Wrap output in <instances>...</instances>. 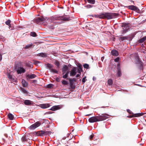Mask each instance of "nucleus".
<instances>
[{"label":"nucleus","mask_w":146,"mask_h":146,"mask_svg":"<svg viewBox=\"0 0 146 146\" xmlns=\"http://www.w3.org/2000/svg\"><path fill=\"white\" fill-rule=\"evenodd\" d=\"M108 116V114H102L100 115L93 116L89 118L88 121L90 123H94L104 120L106 119V117Z\"/></svg>","instance_id":"1"},{"label":"nucleus","mask_w":146,"mask_h":146,"mask_svg":"<svg viewBox=\"0 0 146 146\" xmlns=\"http://www.w3.org/2000/svg\"><path fill=\"white\" fill-rule=\"evenodd\" d=\"M117 16V14L114 13H102L98 16L100 19H110L115 18Z\"/></svg>","instance_id":"2"},{"label":"nucleus","mask_w":146,"mask_h":146,"mask_svg":"<svg viewBox=\"0 0 146 146\" xmlns=\"http://www.w3.org/2000/svg\"><path fill=\"white\" fill-rule=\"evenodd\" d=\"M46 20V18L44 17H38L34 20L35 22L38 24H41Z\"/></svg>","instance_id":"3"},{"label":"nucleus","mask_w":146,"mask_h":146,"mask_svg":"<svg viewBox=\"0 0 146 146\" xmlns=\"http://www.w3.org/2000/svg\"><path fill=\"white\" fill-rule=\"evenodd\" d=\"M15 69L18 74H21V73H24L25 72V70L23 67H19L17 65L15 66Z\"/></svg>","instance_id":"4"},{"label":"nucleus","mask_w":146,"mask_h":146,"mask_svg":"<svg viewBox=\"0 0 146 146\" xmlns=\"http://www.w3.org/2000/svg\"><path fill=\"white\" fill-rule=\"evenodd\" d=\"M41 124V123L39 121H37L34 124L31 125L29 127L30 129H33L39 127Z\"/></svg>","instance_id":"5"},{"label":"nucleus","mask_w":146,"mask_h":146,"mask_svg":"<svg viewBox=\"0 0 146 146\" xmlns=\"http://www.w3.org/2000/svg\"><path fill=\"white\" fill-rule=\"evenodd\" d=\"M123 33H126L129 29V27L128 24L123 23Z\"/></svg>","instance_id":"6"},{"label":"nucleus","mask_w":146,"mask_h":146,"mask_svg":"<svg viewBox=\"0 0 146 146\" xmlns=\"http://www.w3.org/2000/svg\"><path fill=\"white\" fill-rule=\"evenodd\" d=\"M128 7L130 9L134 11L137 12L139 13L140 12V11L139 9L137 7L133 5L129 6Z\"/></svg>","instance_id":"7"},{"label":"nucleus","mask_w":146,"mask_h":146,"mask_svg":"<svg viewBox=\"0 0 146 146\" xmlns=\"http://www.w3.org/2000/svg\"><path fill=\"white\" fill-rule=\"evenodd\" d=\"M35 133L38 136H43L44 135H45V131L43 130L38 131L36 132L35 131L34 132V134Z\"/></svg>","instance_id":"8"},{"label":"nucleus","mask_w":146,"mask_h":146,"mask_svg":"<svg viewBox=\"0 0 146 146\" xmlns=\"http://www.w3.org/2000/svg\"><path fill=\"white\" fill-rule=\"evenodd\" d=\"M54 19L56 20L61 21V22H59V23H60L63 22V21H64V17L63 16H62L55 17Z\"/></svg>","instance_id":"9"},{"label":"nucleus","mask_w":146,"mask_h":146,"mask_svg":"<svg viewBox=\"0 0 146 146\" xmlns=\"http://www.w3.org/2000/svg\"><path fill=\"white\" fill-rule=\"evenodd\" d=\"M36 77V75L32 74H28L26 76V77L29 79H33L35 78Z\"/></svg>","instance_id":"10"},{"label":"nucleus","mask_w":146,"mask_h":146,"mask_svg":"<svg viewBox=\"0 0 146 146\" xmlns=\"http://www.w3.org/2000/svg\"><path fill=\"white\" fill-rule=\"evenodd\" d=\"M69 80L70 87L72 89H74L75 88V86L72 80L70 78H69Z\"/></svg>","instance_id":"11"},{"label":"nucleus","mask_w":146,"mask_h":146,"mask_svg":"<svg viewBox=\"0 0 146 146\" xmlns=\"http://www.w3.org/2000/svg\"><path fill=\"white\" fill-rule=\"evenodd\" d=\"M50 105L49 104H45L40 105V106L42 108L45 109L49 107Z\"/></svg>","instance_id":"12"},{"label":"nucleus","mask_w":146,"mask_h":146,"mask_svg":"<svg viewBox=\"0 0 146 146\" xmlns=\"http://www.w3.org/2000/svg\"><path fill=\"white\" fill-rule=\"evenodd\" d=\"M111 54L113 56H117L118 55V51L115 50H112L111 52Z\"/></svg>","instance_id":"13"},{"label":"nucleus","mask_w":146,"mask_h":146,"mask_svg":"<svg viewBox=\"0 0 146 146\" xmlns=\"http://www.w3.org/2000/svg\"><path fill=\"white\" fill-rule=\"evenodd\" d=\"M24 104L27 105H31L32 104V102L29 100H25L24 102Z\"/></svg>","instance_id":"14"},{"label":"nucleus","mask_w":146,"mask_h":146,"mask_svg":"<svg viewBox=\"0 0 146 146\" xmlns=\"http://www.w3.org/2000/svg\"><path fill=\"white\" fill-rule=\"evenodd\" d=\"M60 108V107L59 106H55L52 107L50 110L52 111H55L59 109Z\"/></svg>","instance_id":"15"},{"label":"nucleus","mask_w":146,"mask_h":146,"mask_svg":"<svg viewBox=\"0 0 146 146\" xmlns=\"http://www.w3.org/2000/svg\"><path fill=\"white\" fill-rule=\"evenodd\" d=\"M21 83L23 86L24 87H26L28 84V82L23 79L22 80Z\"/></svg>","instance_id":"16"},{"label":"nucleus","mask_w":146,"mask_h":146,"mask_svg":"<svg viewBox=\"0 0 146 146\" xmlns=\"http://www.w3.org/2000/svg\"><path fill=\"white\" fill-rule=\"evenodd\" d=\"M37 56L42 57H45L47 56V54L44 53H38L37 54Z\"/></svg>","instance_id":"17"},{"label":"nucleus","mask_w":146,"mask_h":146,"mask_svg":"<svg viewBox=\"0 0 146 146\" xmlns=\"http://www.w3.org/2000/svg\"><path fill=\"white\" fill-rule=\"evenodd\" d=\"M76 70L75 69H73L70 72V76H73L75 75L76 74Z\"/></svg>","instance_id":"18"},{"label":"nucleus","mask_w":146,"mask_h":146,"mask_svg":"<svg viewBox=\"0 0 146 146\" xmlns=\"http://www.w3.org/2000/svg\"><path fill=\"white\" fill-rule=\"evenodd\" d=\"M8 117L10 120H13L14 118V116L11 113H9L7 115Z\"/></svg>","instance_id":"19"},{"label":"nucleus","mask_w":146,"mask_h":146,"mask_svg":"<svg viewBox=\"0 0 146 146\" xmlns=\"http://www.w3.org/2000/svg\"><path fill=\"white\" fill-rule=\"evenodd\" d=\"M143 113H137L134 114L133 115V117H139L143 115Z\"/></svg>","instance_id":"20"},{"label":"nucleus","mask_w":146,"mask_h":146,"mask_svg":"<svg viewBox=\"0 0 146 146\" xmlns=\"http://www.w3.org/2000/svg\"><path fill=\"white\" fill-rule=\"evenodd\" d=\"M33 46V44L31 43L30 44H28L26 45L25 47L24 48L25 49H28L30 48H31Z\"/></svg>","instance_id":"21"},{"label":"nucleus","mask_w":146,"mask_h":146,"mask_svg":"<svg viewBox=\"0 0 146 146\" xmlns=\"http://www.w3.org/2000/svg\"><path fill=\"white\" fill-rule=\"evenodd\" d=\"M128 39V37L127 36H122L120 37L119 38V40L121 41H123L125 40H127Z\"/></svg>","instance_id":"22"},{"label":"nucleus","mask_w":146,"mask_h":146,"mask_svg":"<svg viewBox=\"0 0 146 146\" xmlns=\"http://www.w3.org/2000/svg\"><path fill=\"white\" fill-rule=\"evenodd\" d=\"M72 18L70 17H64V21H68L72 20Z\"/></svg>","instance_id":"23"},{"label":"nucleus","mask_w":146,"mask_h":146,"mask_svg":"<svg viewBox=\"0 0 146 146\" xmlns=\"http://www.w3.org/2000/svg\"><path fill=\"white\" fill-rule=\"evenodd\" d=\"M118 71L117 72V74L118 77H120L121 75V70L120 68H118Z\"/></svg>","instance_id":"24"},{"label":"nucleus","mask_w":146,"mask_h":146,"mask_svg":"<svg viewBox=\"0 0 146 146\" xmlns=\"http://www.w3.org/2000/svg\"><path fill=\"white\" fill-rule=\"evenodd\" d=\"M28 138L25 136H23L22 137L21 139V141L23 142H24L27 141V139Z\"/></svg>","instance_id":"25"},{"label":"nucleus","mask_w":146,"mask_h":146,"mask_svg":"<svg viewBox=\"0 0 146 146\" xmlns=\"http://www.w3.org/2000/svg\"><path fill=\"white\" fill-rule=\"evenodd\" d=\"M90 4H94L95 3V0H86Z\"/></svg>","instance_id":"26"},{"label":"nucleus","mask_w":146,"mask_h":146,"mask_svg":"<svg viewBox=\"0 0 146 146\" xmlns=\"http://www.w3.org/2000/svg\"><path fill=\"white\" fill-rule=\"evenodd\" d=\"M30 35L33 37H36L37 36L35 32H31Z\"/></svg>","instance_id":"27"},{"label":"nucleus","mask_w":146,"mask_h":146,"mask_svg":"<svg viewBox=\"0 0 146 146\" xmlns=\"http://www.w3.org/2000/svg\"><path fill=\"white\" fill-rule=\"evenodd\" d=\"M54 64L57 66L58 68H59L60 63L58 61L55 60V61Z\"/></svg>","instance_id":"28"},{"label":"nucleus","mask_w":146,"mask_h":146,"mask_svg":"<svg viewBox=\"0 0 146 146\" xmlns=\"http://www.w3.org/2000/svg\"><path fill=\"white\" fill-rule=\"evenodd\" d=\"M108 84L110 85H111L113 84V81L111 79H109L108 81Z\"/></svg>","instance_id":"29"},{"label":"nucleus","mask_w":146,"mask_h":146,"mask_svg":"<svg viewBox=\"0 0 146 146\" xmlns=\"http://www.w3.org/2000/svg\"><path fill=\"white\" fill-rule=\"evenodd\" d=\"M50 72L53 73H58V71L53 69H50Z\"/></svg>","instance_id":"30"},{"label":"nucleus","mask_w":146,"mask_h":146,"mask_svg":"<svg viewBox=\"0 0 146 146\" xmlns=\"http://www.w3.org/2000/svg\"><path fill=\"white\" fill-rule=\"evenodd\" d=\"M11 21L10 20H8L6 21L5 22V23L6 25H10V23Z\"/></svg>","instance_id":"31"},{"label":"nucleus","mask_w":146,"mask_h":146,"mask_svg":"<svg viewBox=\"0 0 146 146\" xmlns=\"http://www.w3.org/2000/svg\"><path fill=\"white\" fill-rule=\"evenodd\" d=\"M47 66L48 68L49 69H50L51 68H52L53 66L51 64H48L47 65Z\"/></svg>","instance_id":"32"},{"label":"nucleus","mask_w":146,"mask_h":146,"mask_svg":"<svg viewBox=\"0 0 146 146\" xmlns=\"http://www.w3.org/2000/svg\"><path fill=\"white\" fill-rule=\"evenodd\" d=\"M93 5H87L85 6V7L87 8H90L92 7Z\"/></svg>","instance_id":"33"},{"label":"nucleus","mask_w":146,"mask_h":146,"mask_svg":"<svg viewBox=\"0 0 146 146\" xmlns=\"http://www.w3.org/2000/svg\"><path fill=\"white\" fill-rule=\"evenodd\" d=\"M54 86V85L52 84H49L47 86V87L48 88H51Z\"/></svg>","instance_id":"34"},{"label":"nucleus","mask_w":146,"mask_h":146,"mask_svg":"<svg viewBox=\"0 0 146 146\" xmlns=\"http://www.w3.org/2000/svg\"><path fill=\"white\" fill-rule=\"evenodd\" d=\"M83 66L84 68L88 69L89 68V66L88 64H85L83 65Z\"/></svg>","instance_id":"35"},{"label":"nucleus","mask_w":146,"mask_h":146,"mask_svg":"<svg viewBox=\"0 0 146 146\" xmlns=\"http://www.w3.org/2000/svg\"><path fill=\"white\" fill-rule=\"evenodd\" d=\"M27 142L29 143V144H31L32 143V141L31 140L29 139L28 138L27 139Z\"/></svg>","instance_id":"36"},{"label":"nucleus","mask_w":146,"mask_h":146,"mask_svg":"<svg viewBox=\"0 0 146 146\" xmlns=\"http://www.w3.org/2000/svg\"><path fill=\"white\" fill-rule=\"evenodd\" d=\"M45 135H50L52 132L50 131H45Z\"/></svg>","instance_id":"37"},{"label":"nucleus","mask_w":146,"mask_h":146,"mask_svg":"<svg viewBox=\"0 0 146 146\" xmlns=\"http://www.w3.org/2000/svg\"><path fill=\"white\" fill-rule=\"evenodd\" d=\"M144 41V40L142 38L140 39L138 41V42L139 43H142Z\"/></svg>","instance_id":"38"},{"label":"nucleus","mask_w":146,"mask_h":146,"mask_svg":"<svg viewBox=\"0 0 146 146\" xmlns=\"http://www.w3.org/2000/svg\"><path fill=\"white\" fill-rule=\"evenodd\" d=\"M86 76H85L82 79V82L83 83H84L86 82Z\"/></svg>","instance_id":"39"},{"label":"nucleus","mask_w":146,"mask_h":146,"mask_svg":"<svg viewBox=\"0 0 146 146\" xmlns=\"http://www.w3.org/2000/svg\"><path fill=\"white\" fill-rule=\"evenodd\" d=\"M8 77L9 79H12L13 78L12 76L10 75V74H8Z\"/></svg>","instance_id":"40"},{"label":"nucleus","mask_w":146,"mask_h":146,"mask_svg":"<svg viewBox=\"0 0 146 146\" xmlns=\"http://www.w3.org/2000/svg\"><path fill=\"white\" fill-rule=\"evenodd\" d=\"M120 58L119 57H117V58L114 59V61L115 62H118Z\"/></svg>","instance_id":"41"},{"label":"nucleus","mask_w":146,"mask_h":146,"mask_svg":"<svg viewBox=\"0 0 146 146\" xmlns=\"http://www.w3.org/2000/svg\"><path fill=\"white\" fill-rule=\"evenodd\" d=\"M21 90L24 93H26L27 92V91L26 90L23 88H21Z\"/></svg>","instance_id":"42"},{"label":"nucleus","mask_w":146,"mask_h":146,"mask_svg":"<svg viewBox=\"0 0 146 146\" xmlns=\"http://www.w3.org/2000/svg\"><path fill=\"white\" fill-rule=\"evenodd\" d=\"M78 68L79 69H80V71H82V66L81 65H79L78 66Z\"/></svg>","instance_id":"43"},{"label":"nucleus","mask_w":146,"mask_h":146,"mask_svg":"<svg viewBox=\"0 0 146 146\" xmlns=\"http://www.w3.org/2000/svg\"><path fill=\"white\" fill-rule=\"evenodd\" d=\"M62 77L64 78V66H63L62 68Z\"/></svg>","instance_id":"44"},{"label":"nucleus","mask_w":146,"mask_h":146,"mask_svg":"<svg viewBox=\"0 0 146 146\" xmlns=\"http://www.w3.org/2000/svg\"><path fill=\"white\" fill-rule=\"evenodd\" d=\"M60 80V78L57 77L56 78V80L58 82H59Z\"/></svg>","instance_id":"45"},{"label":"nucleus","mask_w":146,"mask_h":146,"mask_svg":"<svg viewBox=\"0 0 146 146\" xmlns=\"http://www.w3.org/2000/svg\"><path fill=\"white\" fill-rule=\"evenodd\" d=\"M94 137V135L92 134L90 135L89 137V138L90 140H92L93 139V138Z\"/></svg>","instance_id":"46"},{"label":"nucleus","mask_w":146,"mask_h":146,"mask_svg":"<svg viewBox=\"0 0 146 146\" xmlns=\"http://www.w3.org/2000/svg\"><path fill=\"white\" fill-rule=\"evenodd\" d=\"M127 111L129 113L131 114L132 113V111L129 109L127 110Z\"/></svg>","instance_id":"47"},{"label":"nucleus","mask_w":146,"mask_h":146,"mask_svg":"<svg viewBox=\"0 0 146 146\" xmlns=\"http://www.w3.org/2000/svg\"><path fill=\"white\" fill-rule=\"evenodd\" d=\"M8 26H9V29L10 30H12L13 29L12 28L11 29V24L10 25H8Z\"/></svg>","instance_id":"48"},{"label":"nucleus","mask_w":146,"mask_h":146,"mask_svg":"<svg viewBox=\"0 0 146 146\" xmlns=\"http://www.w3.org/2000/svg\"><path fill=\"white\" fill-rule=\"evenodd\" d=\"M37 82V80H33L32 82L33 83H36Z\"/></svg>","instance_id":"49"},{"label":"nucleus","mask_w":146,"mask_h":146,"mask_svg":"<svg viewBox=\"0 0 146 146\" xmlns=\"http://www.w3.org/2000/svg\"><path fill=\"white\" fill-rule=\"evenodd\" d=\"M68 68L67 66L66 65H64V70H66Z\"/></svg>","instance_id":"50"},{"label":"nucleus","mask_w":146,"mask_h":146,"mask_svg":"<svg viewBox=\"0 0 146 146\" xmlns=\"http://www.w3.org/2000/svg\"><path fill=\"white\" fill-rule=\"evenodd\" d=\"M2 59V55L0 54V61Z\"/></svg>","instance_id":"51"},{"label":"nucleus","mask_w":146,"mask_h":146,"mask_svg":"<svg viewBox=\"0 0 146 146\" xmlns=\"http://www.w3.org/2000/svg\"><path fill=\"white\" fill-rule=\"evenodd\" d=\"M68 76V74H64V78H66Z\"/></svg>","instance_id":"52"},{"label":"nucleus","mask_w":146,"mask_h":146,"mask_svg":"<svg viewBox=\"0 0 146 146\" xmlns=\"http://www.w3.org/2000/svg\"><path fill=\"white\" fill-rule=\"evenodd\" d=\"M142 38L145 41V40H146V36H145L143 37Z\"/></svg>","instance_id":"53"},{"label":"nucleus","mask_w":146,"mask_h":146,"mask_svg":"<svg viewBox=\"0 0 146 146\" xmlns=\"http://www.w3.org/2000/svg\"><path fill=\"white\" fill-rule=\"evenodd\" d=\"M68 84V82L64 80V85L67 84Z\"/></svg>","instance_id":"54"},{"label":"nucleus","mask_w":146,"mask_h":146,"mask_svg":"<svg viewBox=\"0 0 146 146\" xmlns=\"http://www.w3.org/2000/svg\"><path fill=\"white\" fill-rule=\"evenodd\" d=\"M80 76V75L79 74H77L76 75V77H79Z\"/></svg>","instance_id":"55"},{"label":"nucleus","mask_w":146,"mask_h":146,"mask_svg":"<svg viewBox=\"0 0 146 146\" xmlns=\"http://www.w3.org/2000/svg\"><path fill=\"white\" fill-rule=\"evenodd\" d=\"M104 57H102L101 58V60H102V61H103V60H104Z\"/></svg>","instance_id":"56"},{"label":"nucleus","mask_w":146,"mask_h":146,"mask_svg":"<svg viewBox=\"0 0 146 146\" xmlns=\"http://www.w3.org/2000/svg\"><path fill=\"white\" fill-rule=\"evenodd\" d=\"M62 83L63 84H64V80H62Z\"/></svg>","instance_id":"57"},{"label":"nucleus","mask_w":146,"mask_h":146,"mask_svg":"<svg viewBox=\"0 0 146 146\" xmlns=\"http://www.w3.org/2000/svg\"><path fill=\"white\" fill-rule=\"evenodd\" d=\"M93 80H96V78H94V77H93Z\"/></svg>","instance_id":"58"},{"label":"nucleus","mask_w":146,"mask_h":146,"mask_svg":"<svg viewBox=\"0 0 146 146\" xmlns=\"http://www.w3.org/2000/svg\"><path fill=\"white\" fill-rule=\"evenodd\" d=\"M26 65H27H27H29V63H27Z\"/></svg>","instance_id":"59"},{"label":"nucleus","mask_w":146,"mask_h":146,"mask_svg":"<svg viewBox=\"0 0 146 146\" xmlns=\"http://www.w3.org/2000/svg\"><path fill=\"white\" fill-rule=\"evenodd\" d=\"M133 117L131 116H130L129 117H130V118H131L132 117Z\"/></svg>","instance_id":"60"},{"label":"nucleus","mask_w":146,"mask_h":146,"mask_svg":"<svg viewBox=\"0 0 146 146\" xmlns=\"http://www.w3.org/2000/svg\"><path fill=\"white\" fill-rule=\"evenodd\" d=\"M66 57V56H65V55H64V58H65Z\"/></svg>","instance_id":"61"},{"label":"nucleus","mask_w":146,"mask_h":146,"mask_svg":"<svg viewBox=\"0 0 146 146\" xmlns=\"http://www.w3.org/2000/svg\"><path fill=\"white\" fill-rule=\"evenodd\" d=\"M136 57L138 58H139L138 57V56H137Z\"/></svg>","instance_id":"62"},{"label":"nucleus","mask_w":146,"mask_h":146,"mask_svg":"<svg viewBox=\"0 0 146 146\" xmlns=\"http://www.w3.org/2000/svg\"><path fill=\"white\" fill-rule=\"evenodd\" d=\"M63 7H61V8H62V9H63Z\"/></svg>","instance_id":"63"},{"label":"nucleus","mask_w":146,"mask_h":146,"mask_svg":"<svg viewBox=\"0 0 146 146\" xmlns=\"http://www.w3.org/2000/svg\"><path fill=\"white\" fill-rule=\"evenodd\" d=\"M65 146H68V145H66Z\"/></svg>","instance_id":"64"}]
</instances>
